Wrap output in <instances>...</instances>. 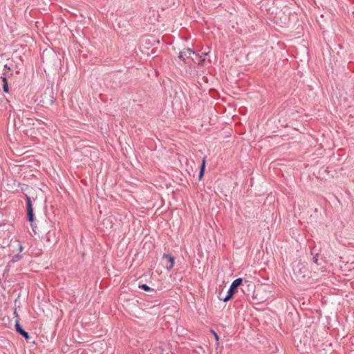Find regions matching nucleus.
Listing matches in <instances>:
<instances>
[{"label":"nucleus","instance_id":"nucleus-1","mask_svg":"<svg viewBox=\"0 0 354 354\" xmlns=\"http://www.w3.org/2000/svg\"><path fill=\"white\" fill-rule=\"evenodd\" d=\"M242 282H243L242 278H238V279H236L235 280H234L227 291V295L223 298L221 297V296H219L218 297L219 299L223 300L225 302L229 301L232 298V297L234 292V290L236 288H238L240 285H241Z\"/></svg>","mask_w":354,"mask_h":354},{"label":"nucleus","instance_id":"nucleus-2","mask_svg":"<svg viewBox=\"0 0 354 354\" xmlns=\"http://www.w3.org/2000/svg\"><path fill=\"white\" fill-rule=\"evenodd\" d=\"M26 207H27V216L28 220L32 223L34 220L33 208L30 197L26 196Z\"/></svg>","mask_w":354,"mask_h":354},{"label":"nucleus","instance_id":"nucleus-3","mask_svg":"<svg viewBox=\"0 0 354 354\" xmlns=\"http://www.w3.org/2000/svg\"><path fill=\"white\" fill-rule=\"evenodd\" d=\"M162 260L163 261H167L169 263V265H166V268L168 270H170L173 268L174 264V257H172L169 254H164L163 256H162Z\"/></svg>","mask_w":354,"mask_h":354},{"label":"nucleus","instance_id":"nucleus-4","mask_svg":"<svg viewBox=\"0 0 354 354\" xmlns=\"http://www.w3.org/2000/svg\"><path fill=\"white\" fill-rule=\"evenodd\" d=\"M15 328L17 333H19L21 335H22L26 339H28L30 338V335L28 332L25 331L20 326L19 321L16 320L15 322Z\"/></svg>","mask_w":354,"mask_h":354},{"label":"nucleus","instance_id":"nucleus-5","mask_svg":"<svg viewBox=\"0 0 354 354\" xmlns=\"http://www.w3.org/2000/svg\"><path fill=\"white\" fill-rule=\"evenodd\" d=\"M195 52L192 50L191 48H187L184 51H182L179 53L178 57L183 61L185 60V58H188L190 57L192 54H194Z\"/></svg>","mask_w":354,"mask_h":354},{"label":"nucleus","instance_id":"nucleus-6","mask_svg":"<svg viewBox=\"0 0 354 354\" xmlns=\"http://www.w3.org/2000/svg\"><path fill=\"white\" fill-rule=\"evenodd\" d=\"M205 167V158H204L203 159L201 167V169H200V172H199V174H198V179L199 180H201L204 174Z\"/></svg>","mask_w":354,"mask_h":354},{"label":"nucleus","instance_id":"nucleus-7","mask_svg":"<svg viewBox=\"0 0 354 354\" xmlns=\"http://www.w3.org/2000/svg\"><path fill=\"white\" fill-rule=\"evenodd\" d=\"M2 82H3V90L6 93H8L9 88H8V82L6 77H1Z\"/></svg>","mask_w":354,"mask_h":354},{"label":"nucleus","instance_id":"nucleus-8","mask_svg":"<svg viewBox=\"0 0 354 354\" xmlns=\"http://www.w3.org/2000/svg\"><path fill=\"white\" fill-rule=\"evenodd\" d=\"M139 288L145 290V291H154L153 289H151L149 286H148L147 284H142L140 286H139Z\"/></svg>","mask_w":354,"mask_h":354},{"label":"nucleus","instance_id":"nucleus-9","mask_svg":"<svg viewBox=\"0 0 354 354\" xmlns=\"http://www.w3.org/2000/svg\"><path fill=\"white\" fill-rule=\"evenodd\" d=\"M207 55V53H203L201 55H200L201 59L198 61L199 64H202L205 61V56Z\"/></svg>","mask_w":354,"mask_h":354},{"label":"nucleus","instance_id":"nucleus-10","mask_svg":"<svg viewBox=\"0 0 354 354\" xmlns=\"http://www.w3.org/2000/svg\"><path fill=\"white\" fill-rule=\"evenodd\" d=\"M21 259V255L19 254H17L15 255L10 261V262L12 263H15L17 262V261H19V259Z\"/></svg>","mask_w":354,"mask_h":354},{"label":"nucleus","instance_id":"nucleus-11","mask_svg":"<svg viewBox=\"0 0 354 354\" xmlns=\"http://www.w3.org/2000/svg\"><path fill=\"white\" fill-rule=\"evenodd\" d=\"M313 262L317 264V266H319L320 263H319V259H318V254H316L313 258Z\"/></svg>","mask_w":354,"mask_h":354},{"label":"nucleus","instance_id":"nucleus-12","mask_svg":"<svg viewBox=\"0 0 354 354\" xmlns=\"http://www.w3.org/2000/svg\"><path fill=\"white\" fill-rule=\"evenodd\" d=\"M19 252H21L23 250V246L21 244H19Z\"/></svg>","mask_w":354,"mask_h":354},{"label":"nucleus","instance_id":"nucleus-13","mask_svg":"<svg viewBox=\"0 0 354 354\" xmlns=\"http://www.w3.org/2000/svg\"><path fill=\"white\" fill-rule=\"evenodd\" d=\"M213 333H214V335L215 339H216V340H218V335H217L216 333H214V332H213Z\"/></svg>","mask_w":354,"mask_h":354}]
</instances>
